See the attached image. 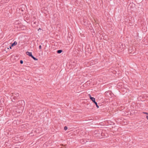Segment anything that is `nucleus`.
<instances>
[{
	"mask_svg": "<svg viewBox=\"0 0 148 148\" xmlns=\"http://www.w3.org/2000/svg\"><path fill=\"white\" fill-rule=\"evenodd\" d=\"M19 96V94L18 93H16L15 94V95H14V99H16V98L17 97H18Z\"/></svg>",
	"mask_w": 148,
	"mask_h": 148,
	"instance_id": "5",
	"label": "nucleus"
},
{
	"mask_svg": "<svg viewBox=\"0 0 148 148\" xmlns=\"http://www.w3.org/2000/svg\"><path fill=\"white\" fill-rule=\"evenodd\" d=\"M36 22H34L33 23H34V24H36Z\"/></svg>",
	"mask_w": 148,
	"mask_h": 148,
	"instance_id": "15",
	"label": "nucleus"
},
{
	"mask_svg": "<svg viewBox=\"0 0 148 148\" xmlns=\"http://www.w3.org/2000/svg\"><path fill=\"white\" fill-rule=\"evenodd\" d=\"M145 114H146V118L147 119V120H148V113L145 112Z\"/></svg>",
	"mask_w": 148,
	"mask_h": 148,
	"instance_id": "10",
	"label": "nucleus"
},
{
	"mask_svg": "<svg viewBox=\"0 0 148 148\" xmlns=\"http://www.w3.org/2000/svg\"><path fill=\"white\" fill-rule=\"evenodd\" d=\"M93 102H94L95 104L96 107L97 108H99V106L98 105L97 103L95 101V99L93 97Z\"/></svg>",
	"mask_w": 148,
	"mask_h": 148,
	"instance_id": "2",
	"label": "nucleus"
},
{
	"mask_svg": "<svg viewBox=\"0 0 148 148\" xmlns=\"http://www.w3.org/2000/svg\"><path fill=\"white\" fill-rule=\"evenodd\" d=\"M39 29H41L40 28H39Z\"/></svg>",
	"mask_w": 148,
	"mask_h": 148,
	"instance_id": "17",
	"label": "nucleus"
},
{
	"mask_svg": "<svg viewBox=\"0 0 148 148\" xmlns=\"http://www.w3.org/2000/svg\"><path fill=\"white\" fill-rule=\"evenodd\" d=\"M91 28H90V29H92V27H91Z\"/></svg>",
	"mask_w": 148,
	"mask_h": 148,
	"instance_id": "16",
	"label": "nucleus"
},
{
	"mask_svg": "<svg viewBox=\"0 0 148 148\" xmlns=\"http://www.w3.org/2000/svg\"><path fill=\"white\" fill-rule=\"evenodd\" d=\"M67 129H68V127H67V126H65V127H64V130H65V131H66V130H67Z\"/></svg>",
	"mask_w": 148,
	"mask_h": 148,
	"instance_id": "11",
	"label": "nucleus"
},
{
	"mask_svg": "<svg viewBox=\"0 0 148 148\" xmlns=\"http://www.w3.org/2000/svg\"><path fill=\"white\" fill-rule=\"evenodd\" d=\"M67 40L69 43H72L73 41L72 36L71 35L70 36L68 35L67 37Z\"/></svg>",
	"mask_w": 148,
	"mask_h": 148,
	"instance_id": "1",
	"label": "nucleus"
},
{
	"mask_svg": "<svg viewBox=\"0 0 148 148\" xmlns=\"http://www.w3.org/2000/svg\"><path fill=\"white\" fill-rule=\"evenodd\" d=\"M26 54L28 56H29L30 57H32V53L31 52H29L28 51H27L26 52Z\"/></svg>",
	"mask_w": 148,
	"mask_h": 148,
	"instance_id": "4",
	"label": "nucleus"
},
{
	"mask_svg": "<svg viewBox=\"0 0 148 148\" xmlns=\"http://www.w3.org/2000/svg\"><path fill=\"white\" fill-rule=\"evenodd\" d=\"M23 61L22 60H21L20 61V63L21 64H23Z\"/></svg>",
	"mask_w": 148,
	"mask_h": 148,
	"instance_id": "12",
	"label": "nucleus"
},
{
	"mask_svg": "<svg viewBox=\"0 0 148 148\" xmlns=\"http://www.w3.org/2000/svg\"><path fill=\"white\" fill-rule=\"evenodd\" d=\"M62 51H63L62 50H59L57 51V53H62Z\"/></svg>",
	"mask_w": 148,
	"mask_h": 148,
	"instance_id": "7",
	"label": "nucleus"
},
{
	"mask_svg": "<svg viewBox=\"0 0 148 148\" xmlns=\"http://www.w3.org/2000/svg\"><path fill=\"white\" fill-rule=\"evenodd\" d=\"M17 44V42L16 41H15L14 43H12L11 46L13 47L14 46H15Z\"/></svg>",
	"mask_w": 148,
	"mask_h": 148,
	"instance_id": "6",
	"label": "nucleus"
},
{
	"mask_svg": "<svg viewBox=\"0 0 148 148\" xmlns=\"http://www.w3.org/2000/svg\"><path fill=\"white\" fill-rule=\"evenodd\" d=\"M86 139H80V142L82 144H84L87 142L86 140Z\"/></svg>",
	"mask_w": 148,
	"mask_h": 148,
	"instance_id": "3",
	"label": "nucleus"
},
{
	"mask_svg": "<svg viewBox=\"0 0 148 148\" xmlns=\"http://www.w3.org/2000/svg\"><path fill=\"white\" fill-rule=\"evenodd\" d=\"M12 47V46H11V45L10 47V49H12V48H11V47Z\"/></svg>",
	"mask_w": 148,
	"mask_h": 148,
	"instance_id": "14",
	"label": "nucleus"
},
{
	"mask_svg": "<svg viewBox=\"0 0 148 148\" xmlns=\"http://www.w3.org/2000/svg\"><path fill=\"white\" fill-rule=\"evenodd\" d=\"M31 57L35 60H38V59L34 57L33 55L32 56V57Z\"/></svg>",
	"mask_w": 148,
	"mask_h": 148,
	"instance_id": "8",
	"label": "nucleus"
},
{
	"mask_svg": "<svg viewBox=\"0 0 148 148\" xmlns=\"http://www.w3.org/2000/svg\"><path fill=\"white\" fill-rule=\"evenodd\" d=\"M39 48L40 49H41V45H40L39 46Z\"/></svg>",
	"mask_w": 148,
	"mask_h": 148,
	"instance_id": "13",
	"label": "nucleus"
},
{
	"mask_svg": "<svg viewBox=\"0 0 148 148\" xmlns=\"http://www.w3.org/2000/svg\"><path fill=\"white\" fill-rule=\"evenodd\" d=\"M12 101H13V102H14V101H12Z\"/></svg>",
	"mask_w": 148,
	"mask_h": 148,
	"instance_id": "18",
	"label": "nucleus"
},
{
	"mask_svg": "<svg viewBox=\"0 0 148 148\" xmlns=\"http://www.w3.org/2000/svg\"><path fill=\"white\" fill-rule=\"evenodd\" d=\"M88 96L90 97V99L92 101V97H91L90 94H88Z\"/></svg>",
	"mask_w": 148,
	"mask_h": 148,
	"instance_id": "9",
	"label": "nucleus"
}]
</instances>
